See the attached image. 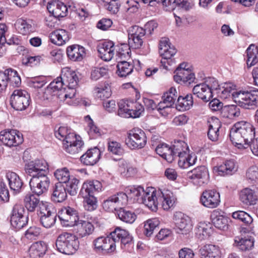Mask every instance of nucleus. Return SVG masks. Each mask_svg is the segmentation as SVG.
Masks as SVG:
<instances>
[{"mask_svg": "<svg viewBox=\"0 0 258 258\" xmlns=\"http://www.w3.org/2000/svg\"><path fill=\"white\" fill-rule=\"evenodd\" d=\"M57 180L61 183H66L70 179V172L66 167L57 169L54 173Z\"/></svg>", "mask_w": 258, "mask_h": 258, "instance_id": "4d7b16f0", "label": "nucleus"}, {"mask_svg": "<svg viewBox=\"0 0 258 258\" xmlns=\"http://www.w3.org/2000/svg\"><path fill=\"white\" fill-rule=\"evenodd\" d=\"M169 39L167 38H162L159 42V52L167 63L170 64L172 60H169L175 54L176 50L173 46H171L168 43Z\"/></svg>", "mask_w": 258, "mask_h": 258, "instance_id": "412c9836", "label": "nucleus"}, {"mask_svg": "<svg viewBox=\"0 0 258 258\" xmlns=\"http://www.w3.org/2000/svg\"><path fill=\"white\" fill-rule=\"evenodd\" d=\"M232 216L234 219H237L246 225L251 224L253 221V219L250 215L242 211L233 212Z\"/></svg>", "mask_w": 258, "mask_h": 258, "instance_id": "13d9d810", "label": "nucleus"}, {"mask_svg": "<svg viewBox=\"0 0 258 258\" xmlns=\"http://www.w3.org/2000/svg\"><path fill=\"white\" fill-rule=\"evenodd\" d=\"M51 41L57 45H62L69 40L68 32L63 29L56 30L50 34Z\"/></svg>", "mask_w": 258, "mask_h": 258, "instance_id": "e433bc0d", "label": "nucleus"}, {"mask_svg": "<svg viewBox=\"0 0 258 258\" xmlns=\"http://www.w3.org/2000/svg\"><path fill=\"white\" fill-rule=\"evenodd\" d=\"M62 78L66 83V87L76 88L78 85V77L75 72L70 68L66 67L62 69Z\"/></svg>", "mask_w": 258, "mask_h": 258, "instance_id": "7c9ffc66", "label": "nucleus"}, {"mask_svg": "<svg viewBox=\"0 0 258 258\" xmlns=\"http://www.w3.org/2000/svg\"><path fill=\"white\" fill-rule=\"evenodd\" d=\"M6 76L7 83L9 82L14 87H18L21 83V80L17 72L11 68L8 69L4 72Z\"/></svg>", "mask_w": 258, "mask_h": 258, "instance_id": "09e8293b", "label": "nucleus"}, {"mask_svg": "<svg viewBox=\"0 0 258 258\" xmlns=\"http://www.w3.org/2000/svg\"><path fill=\"white\" fill-rule=\"evenodd\" d=\"M128 199H133L134 201L144 204L151 210L156 209L157 201L154 198V189L147 188L146 190L141 186L137 187H131L125 189Z\"/></svg>", "mask_w": 258, "mask_h": 258, "instance_id": "7ed1b4c3", "label": "nucleus"}, {"mask_svg": "<svg viewBox=\"0 0 258 258\" xmlns=\"http://www.w3.org/2000/svg\"><path fill=\"white\" fill-rule=\"evenodd\" d=\"M208 137L213 142L218 141L219 136V129L221 123L218 119L215 118L208 121Z\"/></svg>", "mask_w": 258, "mask_h": 258, "instance_id": "c9c22d12", "label": "nucleus"}, {"mask_svg": "<svg viewBox=\"0 0 258 258\" xmlns=\"http://www.w3.org/2000/svg\"><path fill=\"white\" fill-rule=\"evenodd\" d=\"M213 233L210 225L200 223L197 228L196 235L201 240L209 238Z\"/></svg>", "mask_w": 258, "mask_h": 258, "instance_id": "8fccbe9b", "label": "nucleus"}, {"mask_svg": "<svg viewBox=\"0 0 258 258\" xmlns=\"http://www.w3.org/2000/svg\"><path fill=\"white\" fill-rule=\"evenodd\" d=\"M15 26L19 32L23 35H27L32 31L31 21L30 20L18 19Z\"/></svg>", "mask_w": 258, "mask_h": 258, "instance_id": "3c124183", "label": "nucleus"}, {"mask_svg": "<svg viewBox=\"0 0 258 258\" xmlns=\"http://www.w3.org/2000/svg\"><path fill=\"white\" fill-rule=\"evenodd\" d=\"M115 238L110 235V234L105 237V244L103 246V249L102 253L107 254L113 252L116 249Z\"/></svg>", "mask_w": 258, "mask_h": 258, "instance_id": "864d4df0", "label": "nucleus"}, {"mask_svg": "<svg viewBox=\"0 0 258 258\" xmlns=\"http://www.w3.org/2000/svg\"><path fill=\"white\" fill-rule=\"evenodd\" d=\"M0 141L9 147L17 146L22 143L23 138L17 130L3 131L0 132Z\"/></svg>", "mask_w": 258, "mask_h": 258, "instance_id": "2eb2a0df", "label": "nucleus"}, {"mask_svg": "<svg viewBox=\"0 0 258 258\" xmlns=\"http://www.w3.org/2000/svg\"><path fill=\"white\" fill-rule=\"evenodd\" d=\"M76 236L79 238L87 237L92 234L94 230V227L91 222L83 220H79L73 226Z\"/></svg>", "mask_w": 258, "mask_h": 258, "instance_id": "a211bd4d", "label": "nucleus"}, {"mask_svg": "<svg viewBox=\"0 0 258 258\" xmlns=\"http://www.w3.org/2000/svg\"><path fill=\"white\" fill-rule=\"evenodd\" d=\"M195 79L194 73L190 69L179 70V72L174 76V81L179 84H190L194 82Z\"/></svg>", "mask_w": 258, "mask_h": 258, "instance_id": "2f4dec72", "label": "nucleus"}, {"mask_svg": "<svg viewBox=\"0 0 258 258\" xmlns=\"http://www.w3.org/2000/svg\"><path fill=\"white\" fill-rule=\"evenodd\" d=\"M30 96L28 93L22 90H15L10 97V104L17 111L25 110L30 105Z\"/></svg>", "mask_w": 258, "mask_h": 258, "instance_id": "1a4fd4ad", "label": "nucleus"}, {"mask_svg": "<svg viewBox=\"0 0 258 258\" xmlns=\"http://www.w3.org/2000/svg\"><path fill=\"white\" fill-rule=\"evenodd\" d=\"M67 198V192L65 185L60 182L55 183L52 189L51 200L55 203H61Z\"/></svg>", "mask_w": 258, "mask_h": 258, "instance_id": "393cba45", "label": "nucleus"}, {"mask_svg": "<svg viewBox=\"0 0 258 258\" xmlns=\"http://www.w3.org/2000/svg\"><path fill=\"white\" fill-rule=\"evenodd\" d=\"M229 137L233 144L239 149H247L255 137V128L249 122L240 121L232 126Z\"/></svg>", "mask_w": 258, "mask_h": 258, "instance_id": "f257e3e1", "label": "nucleus"}, {"mask_svg": "<svg viewBox=\"0 0 258 258\" xmlns=\"http://www.w3.org/2000/svg\"><path fill=\"white\" fill-rule=\"evenodd\" d=\"M108 150L112 154L122 156L124 152L120 143L116 141H109L108 143Z\"/></svg>", "mask_w": 258, "mask_h": 258, "instance_id": "bf43d9fd", "label": "nucleus"}, {"mask_svg": "<svg viewBox=\"0 0 258 258\" xmlns=\"http://www.w3.org/2000/svg\"><path fill=\"white\" fill-rule=\"evenodd\" d=\"M50 179L46 174L31 178L29 184L32 192L38 196L46 193L50 185Z\"/></svg>", "mask_w": 258, "mask_h": 258, "instance_id": "f8f14e48", "label": "nucleus"}, {"mask_svg": "<svg viewBox=\"0 0 258 258\" xmlns=\"http://www.w3.org/2000/svg\"><path fill=\"white\" fill-rule=\"evenodd\" d=\"M201 258H220V250L218 246L207 244L200 249Z\"/></svg>", "mask_w": 258, "mask_h": 258, "instance_id": "473e14b6", "label": "nucleus"}, {"mask_svg": "<svg viewBox=\"0 0 258 258\" xmlns=\"http://www.w3.org/2000/svg\"><path fill=\"white\" fill-rule=\"evenodd\" d=\"M24 204L28 212H33L37 210L40 212V208L45 205L33 194L27 195L24 199Z\"/></svg>", "mask_w": 258, "mask_h": 258, "instance_id": "c85d7f7f", "label": "nucleus"}, {"mask_svg": "<svg viewBox=\"0 0 258 258\" xmlns=\"http://www.w3.org/2000/svg\"><path fill=\"white\" fill-rule=\"evenodd\" d=\"M101 152L97 147L88 149L80 157L81 162L84 165L92 166L95 164L99 160Z\"/></svg>", "mask_w": 258, "mask_h": 258, "instance_id": "b1692460", "label": "nucleus"}, {"mask_svg": "<svg viewBox=\"0 0 258 258\" xmlns=\"http://www.w3.org/2000/svg\"><path fill=\"white\" fill-rule=\"evenodd\" d=\"M55 136L63 142V148L71 155L78 154L82 150L84 143L79 140L76 135L67 126H60L55 131Z\"/></svg>", "mask_w": 258, "mask_h": 258, "instance_id": "f03ea898", "label": "nucleus"}, {"mask_svg": "<svg viewBox=\"0 0 258 258\" xmlns=\"http://www.w3.org/2000/svg\"><path fill=\"white\" fill-rule=\"evenodd\" d=\"M246 63L248 67L255 65L258 62V47L254 44H251L246 50Z\"/></svg>", "mask_w": 258, "mask_h": 258, "instance_id": "a18cd8bd", "label": "nucleus"}, {"mask_svg": "<svg viewBox=\"0 0 258 258\" xmlns=\"http://www.w3.org/2000/svg\"><path fill=\"white\" fill-rule=\"evenodd\" d=\"M147 143L145 132L139 128H133L127 133L125 144L131 149H139L144 148Z\"/></svg>", "mask_w": 258, "mask_h": 258, "instance_id": "6e6552de", "label": "nucleus"}, {"mask_svg": "<svg viewBox=\"0 0 258 258\" xmlns=\"http://www.w3.org/2000/svg\"><path fill=\"white\" fill-rule=\"evenodd\" d=\"M118 115L122 117H129L130 101L121 100L118 103Z\"/></svg>", "mask_w": 258, "mask_h": 258, "instance_id": "052dcab7", "label": "nucleus"}, {"mask_svg": "<svg viewBox=\"0 0 258 258\" xmlns=\"http://www.w3.org/2000/svg\"><path fill=\"white\" fill-rule=\"evenodd\" d=\"M156 191L154 190V198H155V201H157L156 209L154 211H156L158 208V204H160L164 210H168L174 205V201L173 198L172 194L168 190L164 191H160L158 197L156 195Z\"/></svg>", "mask_w": 258, "mask_h": 258, "instance_id": "4be33fe9", "label": "nucleus"}, {"mask_svg": "<svg viewBox=\"0 0 258 258\" xmlns=\"http://www.w3.org/2000/svg\"><path fill=\"white\" fill-rule=\"evenodd\" d=\"M47 250V245L43 241L33 243L29 248V252L31 258H40L43 256Z\"/></svg>", "mask_w": 258, "mask_h": 258, "instance_id": "f704fd0d", "label": "nucleus"}, {"mask_svg": "<svg viewBox=\"0 0 258 258\" xmlns=\"http://www.w3.org/2000/svg\"><path fill=\"white\" fill-rule=\"evenodd\" d=\"M6 178L11 190L17 194L20 192L23 185V182L19 176L14 172H8Z\"/></svg>", "mask_w": 258, "mask_h": 258, "instance_id": "cd10ccee", "label": "nucleus"}, {"mask_svg": "<svg viewBox=\"0 0 258 258\" xmlns=\"http://www.w3.org/2000/svg\"><path fill=\"white\" fill-rule=\"evenodd\" d=\"M110 235L115 238L116 242L120 241L123 245L130 244L133 240V237L128 231L120 227H116L110 233Z\"/></svg>", "mask_w": 258, "mask_h": 258, "instance_id": "a878e982", "label": "nucleus"}, {"mask_svg": "<svg viewBox=\"0 0 258 258\" xmlns=\"http://www.w3.org/2000/svg\"><path fill=\"white\" fill-rule=\"evenodd\" d=\"M102 207L104 210L109 212H113L114 211L117 212L118 208L112 196L104 201Z\"/></svg>", "mask_w": 258, "mask_h": 258, "instance_id": "774afa93", "label": "nucleus"}, {"mask_svg": "<svg viewBox=\"0 0 258 258\" xmlns=\"http://www.w3.org/2000/svg\"><path fill=\"white\" fill-rule=\"evenodd\" d=\"M239 199L246 206H253L256 204L257 197L253 190L245 188L239 193Z\"/></svg>", "mask_w": 258, "mask_h": 258, "instance_id": "c756f323", "label": "nucleus"}, {"mask_svg": "<svg viewBox=\"0 0 258 258\" xmlns=\"http://www.w3.org/2000/svg\"><path fill=\"white\" fill-rule=\"evenodd\" d=\"M235 86L231 83H225L222 86L218 84V86L215 89V93L222 99H226L231 95L233 96L235 91Z\"/></svg>", "mask_w": 258, "mask_h": 258, "instance_id": "72a5a7b5", "label": "nucleus"}, {"mask_svg": "<svg viewBox=\"0 0 258 258\" xmlns=\"http://www.w3.org/2000/svg\"><path fill=\"white\" fill-rule=\"evenodd\" d=\"M39 213L41 215L40 222L43 227L49 228L55 224L57 215L55 211H51L47 205H42Z\"/></svg>", "mask_w": 258, "mask_h": 258, "instance_id": "f3484780", "label": "nucleus"}, {"mask_svg": "<svg viewBox=\"0 0 258 258\" xmlns=\"http://www.w3.org/2000/svg\"><path fill=\"white\" fill-rule=\"evenodd\" d=\"M130 106L129 117H138L144 110L143 106L137 102L130 101Z\"/></svg>", "mask_w": 258, "mask_h": 258, "instance_id": "5fc2aeb1", "label": "nucleus"}, {"mask_svg": "<svg viewBox=\"0 0 258 258\" xmlns=\"http://www.w3.org/2000/svg\"><path fill=\"white\" fill-rule=\"evenodd\" d=\"M186 156L178 160V164L180 167L186 168L195 163L197 158L195 155H187V157Z\"/></svg>", "mask_w": 258, "mask_h": 258, "instance_id": "338daca9", "label": "nucleus"}, {"mask_svg": "<svg viewBox=\"0 0 258 258\" xmlns=\"http://www.w3.org/2000/svg\"><path fill=\"white\" fill-rule=\"evenodd\" d=\"M159 224V221L157 219L148 220L144 225V233L147 236H150Z\"/></svg>", "mask_w": 258, "mask_h": 258, "instance_id": "e2e57ef3", "label": "nucleus"}, {"mask_svg": "<svg viewBox=\"0 0 258 258\" xmlns=\"http://www.w3.org/2000/svg\"><path fill=\"white\" fill-rule=\"evenodd\" d=\"M67 53L68 57L73 61H81L85 56V49L79 45H72L68 47Z\"/></svg>", "mask_w": 258, "mask_h": 258, "instance_id": "bb28decb", "label": "nucleus"}, {"mask_svg": "<svg viewBox=\"0 0 258 258\" xmlns=\"http://www.w3.org/2000/svg\"><path fill=\"white\" fill-rule=\"evenodd\" d=\"M102 184L98 180H92L84 182L82 185L80 193L82 195L85 194L94 195L95 191L101 189Z\"/></svg>", "mask_w": 258, "mask_h": 258, "instance_id": "a19ab883", "label": "nucleus"}, {"mask_svg": "<svg viewBox=\"0 0 258 258\" xmlns=\"http://www.w3.org/2000/svg\"><path fill=\"white\" fill-rule=\"evenodd\" d=\"M84 198L83 205L86 210L92 211L97 207V200L94 195H82Z\"/></svg>", "mask_w": 258, "mask_h": 258, "instance_id": "603ef678", "label": "nucleus"}, {"mask_svg": "<svg viewBox=\"0 0 258 258\" xmlns=\"http://www.w3.org/2000/svg\"><path fill=\"white\" fill-rule=\"evenodd\" d=\"M116 214L121 221L126 223L132 224L136 219V215L134 212L123 208H119Z\"/></svg>", "mask_w": 258, "mask_h": 258, "instance_id": "de8ad7c7", "label": "nucleus"}, {"mask_svg": "<svg viewBox=\"0 0 258 258\" xmlns=\"http://www.w3.org/2000/svg\"><path fill=\"white\" fill-rule=\"evenodd\" d=\"M66 83L62 78V75L57 77L45 88L43 97L47 100H52L54 97L61 99L62 93H65Z\"/></svg>", "mask_w": 258, "mask_h": 258, "instance_id": "0eeeda50", "label": "nucleus"}, {"mask_svg": "<svg viewBox=\"0 0 258 258\" xmlns=\"http://www.w3.org/2000/svg\"><path fill=\"white\" fill-rule=\"evenodd\" d=\"M193 103L192 94H187L185 97L179 96L177 100L176 108L180 111L187 110L192 106Z\"/></svg>", "mask_w": 258, "mask_h": 258, "instance_id": "37998d69", "label": "nucleus"}, {"mask_svg": "<svg viewBox=\"0 0 258 258\" xmlns=\"http://www.w3.org/2000/svg\"><path fill=\"white\" fill-rule=\"evenodd\" d=\"M97 50L102 59L110 61L114 54V43L111 41L103 42L97 46Z\"/></svg>", "mask_w": 258, "mask_h": 258, "instance_id": "5701e85b", "label": "nucleus"}, {"mask_svg": "<svg viewBox=\"0 0 258 258\" xmlns=\"http://www.w3.org/2000/svg\"><path fill=\"white\" fill-rule=\"evenodd\" d=\"M233 99L240 107L247 109H254L257 106L258 89L236 92L233 94Z\"/></svg>", "mask_w": 258, "mask_h": 258, "instance_id": "423d86ee", "label": "nucleus"}, {"mask_svg": "<svg viewBox=\"0 0 258 258\" xmlns=\"http://www.w3.org/2000/svg\"><path fill=\"white\" fill-rule=\"evenodd\" d=\"M220 114L224 118L233 119L240 116V110L239 108L235 105L225 106L222 108Z\"/></svg>", "mask_w": 258, "mask_h": 258, "instance_id": "49530a36", "label": "nucleus"}, {"mask_svg": "<svg viewBox=\"0 0 258 258\" xmlns=\"http://www.w3.org/2000/svg\"><path fill=\"white\" fill-rule=\"evenodd\" d=\"M178 94L176 89L174 87H171L170 89L164 93L162 97V99L166 100L169 105L173 106L175 100L178 98Z\"/></svg>", "mask_w": 258, "mask_h": 258, "instance_id": "680f3d73", "label": "nucleus"}, {"mask_svg": "<svg viewBox=\"0 0 258 258\" xmlns=\"http://www.w3.org/2000/svg\"><path fill=\"white\" fill-rule=\"evenodd\" d=\"M211 217L213 224L217 228L224 230L228 228V218L221 215L219 211H214Z\"/></svg>", "mask_w": 258, "mask_h": 258, "instance_id": "4c0bfd02", "label": "nucleus"}, {"mask_svg": "<svg viewBox=\"0 0 258 258\" xmlns=\"http://www.w3.org/2000/svg\"><path fill=\"white\" fill-rule=\"evenodd\" d=\"M188 178L197 180L194 182L200 186L205 183L209 177L208 171L205 166H199L187 172Z\"/></svg>", "mask_w": 258, "mask_h": 258, "instance_id": "6ab92c4d", "label": "nucleus"}, {"mask_svg": "<svg viewBox=\"0 0 258 258\" xmlns=\"http://www.w3.org/2000/svg\"><path fill=\"white\" fill-rule=\"evenodd\" d=\"M78 237L75 234L63 232L59 234L55 242L58 251L66 254H73L79 249Z\"/></svg>", "mask_w": 258, "mask_h": 258, "instance_id": "20e7f679", "label": "nucleus"}, {"mask_svg": "<svg viewBox=\"0 0 258 258\" xmlns=\"http://www.w3.org/2000/svg\"><path fill=\"white\" fill-rule=\"evenodd\" d=\"M128 34H131L132 36L135 37L134 39H138L139 40L144 41L145 38V31L143 28L137 26H133L129 31Z\"/></svg>", "mask_w": 258, "mask_h": 258, "instance_id": "69168bd1", "label": "nucleus"}, {"mask_svg": "<svg viewBox=\"0 0 258 258\" xmlns=\"http://www.w3.org/2000/svg\"><path fill=\"white\" fill-rule=\"evenodd\" d=\"M58 216L62 226L73 227L79 220L78 211L69 206L62 208L58 211Z\"/></svg>", "mask_w": 258, "mask_h": 258, "instance_id": "ddd939ff", "label": "nucleus"}, {"mask_svg": "<svg viewBox=\"0 0 258 258\" xmlns=\"http://www.w3.org/2000/svg\"><path fill=\"white\" fill-rule=\"evenodd\" d=\"M66 184V189L67 193L71 196H75L78 192L79 189V180L76 178H73L69 179Z\"/></svg>", "mask_w": 258, "mask_h": 258, "instance_id": "6e6d98bb", "label": "nucleus"}, {"mask_svg": "<svg viewBox=\"0 0 258 258\" xmlns=\"http://www.w3.org/2000/svg\"><path fill=\"white\" fill-rule=\"evenodd\" d=\"M156 153L168 162H172L173 160V153L172 147L169 146L165 143H160L156 147Z\"/></svg>", "mask_w": 258, "mask_h": 258, "instance_id": "58836bf2", "label": "nucleus"}, {"mask_svg": "<svg viewBox=\"0 0 258 258\" xmlns=\"http://www.w3.org/2000/svg\"><path fill=\"white\" fill-rule=\"evenodd\" d=\"M47 9L52 16L58 19L66 16L68 13L67 7L59 1H51L49 2L47 5Z\"/></svg>", "mask_w": 258, "mask_h": 258, "instance_id": "aec40b11", "label": "nucleus"}, {"mask_svg": "<svg viewBox=\"0 0 258 258\" xmlns=\"http://www.w3.org/2000/svg\"><path fill=\"white\" fill-rule=\"evenodd\" d=\"M254 245V240L251 237H244L241 238L238 242V246L240 249L242 251H246L250 249Z\"/></svg>", "mask_w": 258, "mask_h": 258, "instance_id": "0e129e2a", "label": "nucleus"}, {"mask_svg": "<svg viewBox=\"0 0 258 258\" xmlns=\"http://www.w3.org/2000/svg\"><path fill=\"white\" fill-rule=\"evenodd\" d=\"M200 200L202 205L205 207L215 208L220 204V194L215 190H205L203 192Z\"/></svg>", "mask_w": 258, "mask_h": 258, "instance_id": "dca6fc26", "label": "nucleus"}, {"mask_svg": "<svg viewBox=\"0 0 258 258\" xmlns=\"http://www.w3.org/2000/svg\"><path fill=\"white\" fill-rule=\"evenodd\" d=\"M25 170L28 175L33 178L47 174L48 165L45 160H35L25 164Z\"/></svg>", "mask_w": 258, "mask_h": 258, "instance_id": "4468645a", "label": "nucleus"}, {"mask_svg": "<svg viewBox=\"0 0 258 258\" xmlns=\"http://www.w3.org/2000/svg\"><path fill=\"white\" fill-rule=\"evenodd\" d=\"M102 184L98 180H92L84 182L82 185L80 193L82 195L85 194L94 195L95 191L101 189Z\"/></svg>", "mask_w": 258, "mask_h": 258, "instance_id": "ea45409f", "label": "nucleus"}, {"mask_svg": "<svg viewBox=\"0 0 258 258\" xmlns=\"http://www.w3.org/2000/svg\"><path fill=\"white\" fill-rule=\"evenodd\" d=\"M175 231L176 233L186 235L192 228L190 218L182 212H177L174 215Z\"/></svg>", "mask_w": 258, "mask_h": 258, "instance_id": "9b49d317", "label": "nucleus"}, {"mask_svg": "<svg viewBox=\"0 0 258 258\" xmlns=\"http://www.w3.org/2000/svg\"><path fill=\"white\" fill-rule=\"evenodd\" d=\"M25 213V210L22 205L16 204L14 206L11 216V224L13 227L19 230L26 225L28 217Z\"/></svg>", "mask_w": 258, "mask_h": 258, "instance_id": "9d476101", "label": "nucleus"}, {"mask_svg": "<svg viewBox=\"0 0 258 258\" xmlns=\"http://www.w3.org/2000/svg\"><path fill=\"white\" fill-rule=\"evenodd\" d=\"M116 74L120 77H126L132 73L134 69L133 63L125 60L120 61L117 65Z\"/></svg>", "mask_w": 258, "mask_h": 258, "instance_id": "c03bdc74", "label": "nucleus"}, {"mask_svg": "<svg viewBox=\"0 0 258 258\" xmlns=\"http://www.w3.org/2000/svg\"><path fill=\"white\" fill-rule=\"evenodd\" d=\"M172 150L174 160L176 157H179V159L184 157L185 155H187V151L188 149L187 144L184 142L177 141L172 145Z\"/></svg>", "mask_w": 258, "mask_h": 258, "instance_id": "79ce46f5", "label": "nucleus"}, {"mask_svg": "<svg viewBox=\"0 0 258 258\" xmlns=\"http://www.w3.org/2000/svg\"><path fill=\"white\" fill-rule=\"evenodd\" d=\"M218 86V82L214 78L206 79L204 82L195 85L192 88V93L205 102H208L213 97L215 89Z\"/></svg>", "mask_w": 258, "mask_h": 258, "instance_id": "39448f33", "label": "nucleus"}]
</instances>
